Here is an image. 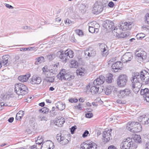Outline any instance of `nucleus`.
<instances>
[{"instance_id": "nucleus-1", "label": "nucleus", "mask_w": 149, "mask_h": 149, "mask_svg": "<svg viewBox=\"0 0 149 149\" xmlns=\"http://www.w3.org/2000/svg\"><path fill=\"white\" fill-rule=\"evenodd\" d=\"M28 88L23 84L21 83L16 84L15 85V92L18 95H23L27 94Z\"/></svg>"}, {"instance_id": "nucleus-2", "label": "nucleus", "mask_w": 149, "mask_h": 149, "mask_svg": "<svg viewBox=\"0 0 149 149\" xmlns=\"http://www.w3.org/2000/svg\"><path fill=\"white\" fill-rule=\"evenodd\" d=\"M135 143L134 139L130 138L125 139L120 145L121 149H130Z\"/></svg>"}, {"instance_id": "nucleus-3", "label": "nucleus", "mask_w": 149, "mask_h": 149, "mask_svg": "<svg viewBox=\"0 0 149 149\" xmlns=\"http://www.w3.org/2000/svg\"><path fill=\"white\" fill-rule=\"evenodd\" d=\"M118 96L119 98H125L128 97L132 96V91L129 88L119 91L118 92Z\"/></svg>"}, {"instance_id": "nucleus-4", "label": "nucleus", "mask_w": 149, "mask_h": 149, "mask_svg": "<svg viewBox=\"0 0 149 149\" xmlns=\"http://www.w3.org/2000/svg\"><path fill=\"white\" fill-rule=\"evenodd\" d=\"M63 70H61L60 73L57 75V77L59 80L62 81L63 80H65L70 81L74 78V77L69 73H66L64 72H62Z\"/></svg>"}, {"instance_id": "nucleus-5", "label": "nucleus", "mask_w": 149, "mask_h": 149, "mask_svg": "<svg viewBox=\"0 0 149 149\" xmlns=\"http://www.w3.org/2000/svg\"><path fill=\"white\" fill-rule=\"evenodd\" d=\"M127 81V77L126 75H120L117 80V84L119 87H123L126 85Z\"/></svg>"}, {"instance_id": "nucleus-6", "label": "nucleus", "mask_w": 149, "mask_h": 149, "mask_svg": "<svg viewBox=\"0 0 149 149\" xmlns=\"http://www.w3.org/2000/svg\"><path fill=\"white\" fill-rule=\"evenodd\" d=\"M101 2L97 1L93 5L92 11V13L94 14L98 15L101 13L103 10Z\"/></svg>"}, {"instance_id": "nucleus-7", "label": "nucleus", "mask_w": 149, "mask_h": 149, "mask_svg": "<svg viewBox=\"0 0 149 149\" xmlns=\"http://www.w3.org/2000/svg\"><path fill=\"white\" fill-rule=\"evenodd\" d=\"M97 145L93 142H87L81 145V149H97Z\"/></svg>"}, {"instance_id": "nucleus-8", "label": "nucleus", "mask_w": 149, "mask_h": 149, "mask_svg": "<svg viewBox=\"0 0 149 149\" xmlns=\"http://www.w3.org/2000/svg\"><path fill=\"white\" fill-rule=\"evenodd\" d=\"M139 76L141 80L145 82V84H149V73L146 70L142 71Z\"/></svg>"}, {"instance_id": "nucleus-9", "label": "nucleus", "mask_w": 149, "mask_h": 149, "mask_svg": "<svg viewBox=\"0 0 149 149\" xmlns=\"http://www.w3.org/2000/svg\"><path fill=\"white\" fill-rule=\"evenodd\" d=\"M44 76V80L48 82H53L54 81L55 74L50 71L45 72Z\"/></svg>"}, {"instance_id": "nucleus-10", "label": "nucleus", "mask_w": 149, "mask_h": 149, "mask_svg": "<svg viewBox=\"0 0 149 149\" xmlns=\"http://www.w3.org/2000/svg\"><path fill=\"white\" fill-rule=\"evenodd\" d=\"M113 30L114 35L115 36L118 38H124L129 36V34L127 32H120V30H121L119 28H116Z\"/></svg>"}, {"instance_id": "nucleus-11", "label": "nucleus", "mask_w": 149, "mask_h": 149, "mask_svg": "<svg viewBox=\"0 0 149 149\" xmlns=\"http://www.w3.org/2000/svg\"><path fill=\"white\" fill-rule=\"evenodd\" d=\"M103 26L108 30H112L113 29V30L114 29H115L116 30V28H117L116 27L114 28L113 23L112 22L109 20H106L104 21L103 24Z\"/></svg>"}, {"instance_id": "nucleus-12", "label": "nucleus", "mask_w": 149, "mask_h": 149, "mask_svg": "<svg viewBox=\"0 0 149 149\" xmlns=\"http://www.w3.org/2000/svg\"><path fill=\"white\" fill-rule=\"evenodd\" d=\"M56 138L58 142L62 145L67 144L68 142V140L64 137V135L61 134H57Z\"/></svg>"}, {"instance_id": "nucleus-13", "label": "nucleus", "mask_w": 149, "mask_h": 149, "mask_svg": "<svg viewBox=\"0 0 149 149\" xmlns=\"http://www.w3.org/2000/svg\"><path fill=\"white\" fill-rule=\"evenodd\" d=\"M131 81L132 83V84H134L136 85V84L139 83L141 81L139 73L136 72L133 74L132 78L131 79Z\"/></svg>"}, {"instance_id": "nucleus-14", "label": "nucleus", "mask_w": 149, "mask_h": 149, "mask_svg": "<svg viewBox=\"0 0 149 149\" xmlns=\"http://www.w3.org/2000/svg\"><path fill=\"white\" fill-rule=\"evenodd\" d=\"M133 57V55L131 53H126L122 56L121 60L124 63H127L130 61Z\"/></svg>"}, {"instance_id": "nucleus-15", "label": "nucleus", "mask_w": 149, "mask_h": 149, "mask_svg": "<svg viewBox=\"0 0 149 149\" xmlns=\"http://www.w3.org/2000/svg\"><path fill=\"white\" fill-rule=\"evenodd\" d=\"M123 24V25H120V26H118V27L121 31L130 30L133 26L132 23L129 22H125Z\"/></svg>"}, {"instance_id": "nucleus-16", "label": "nucleus", "mask_w": 149, "mask_h": 149, "mask_svg": "<svg viewBox=\"0 0 149 149\" xmlns=\"http://www.w3.org/2000/svg\"><path fill=\"white\" fill-rule=\"evenodd\" d=\"M122 63L120 61H117L112 64L111 68L112 71L114 72H118L119 70H121L122 68Z\"/></svg>"}, {"instance_id": "nucleus-17", "label": "nucleus", "mask_w": 149, "mask_h": 149, "mask_svg": "<svg viewBox=\"0 0 149 149\" xmlns=\"http://www.w3.org/2000/svg\"><path fill=\"white\" fill-rule=\"evenodd\" d=\"M112 130H108L107 131H104L102 133V137L103 138V140L104 141L107 142L109 141L110 140L111 136V132Z\"/></svg>"}, {"instance_id": "nucleus-18", "label": "nucleus", "mask_w": 149, "mask_h": 149, "mask_svg": "<svg viewBox=\"0 0 149 149\" xmlns=\"http://www.w3.org/2000/svg\"><path fill=\"white\" fill-rule=\"evenodd\" d=\"M42 80L40 77L36 75H33L31 78L30 79V83L33 84H39L41 82Z\"/></svg>"}, {"instance_id": "nucleus-19", "label": "nucleus", "mask_w": 149, "mask_h": 149, "mask_svg": "<svg viewBox=\"0 0 149 149\" xmlns=\"http://www.w3.org/2000/svg\"><path fill=\"white\" fill-rule=\"evenodd\" d=\"M105 80V77L103 76H100L99 78H97L93 82L94 85L98 86L101 84H102Z\"/></svg>"}, {"instance_id": "nucleus-20", "label": "nucleus", "mask_w": 149, "mask_h": 149, "mask_svg": "<svg viewBox=\"0 0 149 149\" xmlns=\"http://www.w3.org/2000/svg\"><path fill=\"white\" fill-rule=\"evenodd\" d=\"M58 57L61 59L64 62H66L68 58L66 56L65 51L64 52L63 51L61 50L58 52Z\"/></svg>"}, {"instance_id": "nucleus-21", "label": "nucleus", "mask_w": 149, "mask_h": 149, "mask_svg": "<svg viewBox=\"0 0 149 149\" xmlns=\"http://www.w3.org/2000/svg\"><path fill=\"white\" fill-rule=\"evenodd\" d=\"M65 122V119L62 117H58L56 119L54 122V123L55 125L58 126L59 127H61L63 126V125Z\"/></svg>"}, {"instance_id": "nucleus-22", "label": "nucleus", "mask_w": 149, "mask_h": 149, "mask_svg": "<svg viewBox=\"0 0 149 149\" xmlns=\"http://www.w3.org/2000/svg\"><path fill=\"white\" fill-rule=\"evenodd\" d=\"M8 58L9 55H5L3 56L2 59H0V61H1V63L3 65L7 66L10 64V63L8 62Z\"/></svg>"}, {"instance_id": "nucleus-23", "label": "nucleus", "mask_w": 149, "mask_h": 149, "mask_svg": "<svg viewBox=\"0 0 149 149\" xmlns=\"http://www.w3.org/2000/svg\"><path fill=\"white\" fill-rule=\"evenodd\" d=\"M136 56L140 58L142 60L145 59L146 57V53L144 50H139L136 54Z\"/></svg>"}, {"instance_id": "nucleus-24", "label": "nucleus", "mask_w": 149, "mask_h": 149, "mask_svg": "<svg viewBox=\"0 0 149 149\" xmlns=\"http://www.w3.org/2000/svg\"><path fill=\"white\" fill-rule=\"evenodd\" d=\"M84 54L86 57L88 56L89 57L94 56L96 55L95 51L94 50H86L84 52Z\"/></svg>"}, {"instance_id": "nucleus-25", "label": "nucleus", "mask_w": 149, "mask_h": 149, "mask_svg": "<svg viewBox=\"0 0 149 149\" xmlns=\"http://www.w3.org/2000/svg\"><path fill=\"white\" fill-rule=\"evenodd\" d=\"M139 123L137 122H129L126 125V128L130 131V129L134 127V126H136Z\"/></svg>"}, {"instance_id": "nucleus-26", "label": "nucleus", "mask_w": 149, "mask_h": 149, "mask_svg": "<svg viewBox=\"0 0 149 149\" xmlns=\"http://www.w3.org/2000/svg\"><path fill=\"white\" fill-rule=\"evenodd\" d=\"M31 75L30 74H28L26 75H21L19 76L18 79L20 81L22 82H24L27 81L30 77Z\"/></svg>"}, {"instance_id": "nucleus-27", "label": "nucleus", "mask_w": 149, "mask_h": 149, "mask_svg": "<svg viewBox=\"0 0 149 149\" xmlns=\"http://www.w3.org/2000/svg\"><path fill=\"white\" fill-rule=\"evenodd\" d=\"M136 126V127H133L132 129H130L131 132L133 133H138L141 130V126L140 123H139Z\"/></svg>"}, {"instance_id": "nucleus-28", "label": "nucleus", "mask_w": 149, "mask_h": 149, "mask_svg": "<svg viewBox=\"0 0 149 149\" xmlns=\"http://www.w3.org/2000/svg\"><path fill=\"white\" fill-rule=\"evenodd\" d=\"M56 108L59 110L62 111L65 108V104L61 102H58L56 104Z\"/></svg>"}, {"instance_id": "nucleus-29", "label": "nucleus", "mask_w": 149, "mask_h": 149, "mask_svg": "<svg viewBox=\"0 0 149 149\" xmlns=\"http://www.w3.org/2000/svg\"><path fill=\"white\" fill-rule=\"evenodd\" d=\"M99 87L95 85H94L91 87L90 88V92L93 94H97L98 93V91L99 90Z\"/></svg>"}, {"instance_id": "nucleus-30", "label": "nucleus", "mask_w": 149, "mask_h": 149, "mask_svg": "<svg viewBox=\"0 0 149 149\" xmlns=\"http://www.w3.org/2000/svg\"><path fill=\"white\" fill-rule=\"evenodd\" d=\"M36 61L35 62V65H38L45 61V58L43 56H40L36 59Z\"/></svg>"}, {"instance_id": "nucleus-31", "label": "nucleus", "mask_w": 149, "mask_h": 149, "mask_svg": "<svg viewBox=\"0 0 149 149\" xmlns=\"http://www.w3.org/2000/svg\"><path fill=\"white\" fill-rule=\"evenodd\" d=\"M86 72L85 69L83 68H81L80 69L77 70L76 73L78 75L84 76Z\"/></svg>"}, {"instance_id": "nucleus-32", "label": "nucleus", "mask_w": 149, "mask_h": 149, "mask_svg": "<svg viewBox=\"0 0 149 149\" xmlns=\"http://www.w3.org/2000/svg\"><path fill=\"white\" fill-rule=\"evenodd\" d=\"M68 50L69 49H68L65 51L67 58L68 57L70 58H72L73 57L74 53L72 51Z\"/></svg>"}, {"instance_id": "nucleus-33", "label": "nucleus", "mask_w": 149, "mask_h": 149, "mask_svg": "<svg viewBox=\"0 0 149 149\" xmlns=\"http://www.w3.org/2000/svg\"><path fill=\"white\" fill-rule=\"evenodd\" d=\"M132 89L133 92L136 94L139 91V88L137 86H136V84H132Z\"/></svg>"}, {"instance_id": "nucleus-34", "label": "nucleus", "mask_w": 149, "mask_h": 149, "mask_svg": "<svg viewBox=\"0 0 149 149\" xmlns=\"http://www.w3.org/2000/svg\"><path fill=\"white\" fill-rule=\"evenodd\" d=\"M71 66L72 68H77L78 66V62L75 60H72L71 62Z\"/></svg>"}, {"instance_id": "nucleus-35", "label": "nucleus", "mask_w": 149, "mask_h": 149, "mask_svg": "<svg viewBox=\"0 0 149 149\" xmlns=\"http://www.w3.org/2000/svg\"><path fill=\"white\" fill-rule=\"evenodd\" d=\"M138 119L141 122H142V121H143V124H144V121L147 120V117L146 116V115H144L141 116L140 117H139Z\"/></svg>"}, {"instance_id": "nucleus-36", "label": "nucleus", "mask_w": 149, "mask_h": 149, "mask_svg": "<svg viewBox=\"0 0 149 149\" xmlns=\"http://www.w3.org/2000/svg\"><path fill=\"white\" fill-rule=\"evenodd\" d=\"M145 34L143 33H139L136 35V37L137 39L141 40L145 37Z\"/></svg>"}, {"instance_id": "nucleus-37", "label": "nucleus", "mask_w": 149, "mask_h": 149, "mask_svg": "<svg viewBox=\"0 0 149 149\" xmlns=\"http://www.w3.org/2000/svg\"><path fill=\"white\" fill-rule=\"evenodd\" d=\"M113 76V75L112 74H109V75L107 77V79H106L107 82L108 83L111 82Z\"/></svg>"}, {"instance_id": "nucleus-38", "label": "nucleus", "mask_w": 149, "mask_h": 149, "mask_svg": "<svg viewBox=\"0 0 149 149\" xmlns=\"http://www.w3.org/2000/svg\"><path fill=\"white\" fill-rule=\"evenodd\" d=\"M149 90L148 88H145L143 90L141 89L140 91V93L141 95H146V94L149 92Z\"/></svg>"}, {"instance_id": "nucleus-39", "label": "nucleus", "mask_w": 149, "mask_h": 149, "mask_svg": "<svg viewBox=\"0 0 149 149\" xmlns=\"http://www.w3.org/2000/svg\"><path fill=\"white\" fill-rule=\"evenodd\" d=\"M108 1L106 0H102V2H101V5L103 7V9L104 7H107L108 6Z\"/></svg>"}, {"instance_id": "nucleus-40", "label": "nucleus", "mask_w": 149, "mask_h": 149, "mask_svg": "<svg viewBox=\"0 0 149 149\" xmlns=\"http://www.w3.org/2000/svg\"><path fill=\"white\" fill-rule=\"evenodd\" d=\"M38 118L39 121L42 120H45L46 121L47 120V118L46 117L41 115H40L38 116Z\"/></svg>"}, {"instance_id": "nucleus-41", "label": "nucleus", "mask_w": 149, "mask_h": 149, "mask_svg": "<svg viewBox=\"0 0 149 149\" xmlns=\"http://www.w3.org/2000/svg\"><path fill=\"white\" fill-rule=\"evenodd\" d=\"M49 109L47 107H44L42 108V109H40L39 110V111H41L42 113H47L49 112Z\"/></svg>"}, {"instance_id": "nucleus-42", "label": "nucleus", "mask_w": 149, "mask_h": 149, "mask_svg": "<svg viewBox=\"0 0 149 149\" xmlns=\"http://www.w3.org/2000/svg\"><path fill=\"white\" fill-rule=\"evenodd\" d=\"M34 47H30L28 48H20L21 51H32Z\"/></svg>"}, {"instance_id": "nucleus-43", "label": "nucleus", "mask_w": 149, "mask_h": 149, "mask_svg": "<svg viewBox=\"0 0 149 149\" xmlns=\"http://www.w3.org/2000/svg\"><path fill=\"white\" fill-rule=\"evenodd\" d=\"M135 140H134L135 142L136 141L139 143H140L141 141V139L140 135H136L135 137Z\"/></svg>"}, {"instance_id": "nucleus-44", "label": "nucleus", "mask_w": 149, "mask_h": 149, "mask_svg": "<svg viewBox=\"0 0 149 149\" xmlns=\"http://www.w3.org/2000/svg\"><path fill=\"white\" fill-rule=\"evenodd\" d=\"M19 57L18 55H16L14 58V61H13V63L14 64H16L19 62Z\"/></svg>"}, {"instance_id": "nucleus-45", "label": "nucleus", "mask_w": 149, "mask_h": 149, "mask_svg": "<svg viewBox=\"0 0 149 149\" xmlns=\"http://www.w3.org/2000/svg\"><path fill=\"white\" fill-rule=\"evenodd\" d=\"M145 21L149 24V13H147L146 14Z\"/></svg>"}, {"instance_id": "nucleus-46", "label": "nucleus", "mask_w": 149, "mask_h": 149, "mask_svg": "<svg viewBox=\"0 0 149 149\" xmlns=\"http://www.w3.org/2000/svg\"><path fill=\"white\" fill-rule=\"evenodd\" d=\"M93 116V114L92 113H89L85 114V117L88 118H90L92 117Z\"/></svg>"}, {"instance_id": "nucleus-47", "label": "nucleus", "mask_w": 149, "mask_h": 149, "mask_svg": "<svg viewBox=\"0 0 149 149\" xmlns=\"http://www.w3.org/2000/svg\"><path fill=\"white\" fill-rule=\"evenodd\" d=\"M77 128V127L76 126L74 125L72 126L70 128V131L72 134H73L74 133V132L75 130Z\"/></svg>"}, {"instance_id": "nucleus-48", "label": "nucleus", "mask_w": 149, "mask_h": 149, "mask_svg": "<svg viewBox=\"0 0 149 149\" xmlns=\"http://www.w3.org/2000/svg\"><path fill=\"white\" fill-rule=\"evenodd\" d=\"M47 57L49 60H52L55 57V55L52 54L49 55L47 56Z\"/></svg>"}, {"instance_id": "nucleus-49", "label": "nucleus", "mask_w": 149, "mask_h": 149, "mask_svg": "<svg viewBox=\"0 0 149 149\" xmlns=\"http://www.w3.org/2000/svg\"><path fill=\"white\" fill-rule=\"evenodd\" d=\"M88 30L89 32L92 33H95V28L93 26H89Z\"/></svg>"}, {"instance_id": "nucleus-50", "label": "nucleus", "mask_w": 149, "mask_h": 149, "mask_svg": "<svg viewBox=\"0 0 149 149\" xmlns=\"http://www.w3.org/2000/svg\"><path fill=\"white\" fill-rule=\"evenodd\" d=\"M89 134V132L88 130H85L82 134V137L84 138L86 137Z\"/></svg>"}, {"instance_id": "nucleus-51", "label": "nucleus", "mask_w": 149, "mask_h": 149, "mask_svg": "<svg viewBox=\"0 0 149 149\" xmlns=\"http://www.w3.org/2000/svg\"><path fill=\"white\" fill-rule=\"evenodd\" d=\"M116 102L117 103L121 104H124L125 103V101H123L122 100H120L119 99H118L117 100Z\"/></svg>"}, {"instance_id": "nucleus-52", "label": "nucleus", "mask_w": 149, "mask_h": 149, "mask_svg": "<svg viewBox=\"0 0 149 149\" xmlns=\"http://www.w3.org/2000/svg\"><path fill=\"white\" fill-rule=\"evenodd\" d=\"M108 6L109 7L112 8L114 6V3L112 1H111L108 4Z\"/></svg>"}, {"instance_id": "nucleus-53", "label": "nucleus", "mask_w": 149, "mask_h": 149, "mask_svg": "<svg viewBox=\"0 0 149 149\" xmlns=\"http://www.w3.org/2000/svg\"><path fill=\"white\" fill-rule=\"evenodd\" d=\"M76 33L79 36H81L83 34V32L82 31L79 29L76 30Z\"/></svg>"}, {"instance_id": "nucleus-54", "label": "nucleus", "mask_w": 149, "mask_h": 149, "mask_svg": "<svg viewBox=\"0 0 149 149\" xmlns=\"http://www.w3.org/2000/svg\"><path fill=\"white\" fill-rule=\"evenodd\" d=\"M69 102H77L78 100L76 98H71L69 99Z\"/></svg>"}, {"instance_id": "nucleus-55", "label": "nucleus", "mask_w": 149, "mask_h": 149, "mask_svg": "<svg viewBox=\"0 0 149 149\" xmlns=\"http://www.w3.org/2000/svg\"><path fill=\"white\" fill-rule=\"evenodd\" d=\"M145 96H146L145 100L146 101L148 102H149V92L148 93L146 94Z\"/></svg>"}, {"instance_id": "nucleus-56", "label": "nucleus", "mask_w": 149, "mask_h": 149, "mask_svg": "<svg viewBox=\"0 0 149 149\" xmlns=\"http://www.w3.org/2000/svg\"><path fill=\"white\" fill-rule=\"evenodd\" d=\"M111 91L110 89L107 88L105 90V93L107 95H109L111 93Z\"/></svg>"}, {"instance_id": "nucleus-57", "label": "nucleus", "mask_w": 149, "mask_h": 149, "mask_svg": "<svg viewBox=\"0 0 149 149\" xmlns=\"http://www.w3.org/2000/svg\"><path fill=\"white\" fill-rule=\"evenodd\" d=\"M24 111H20L17 113V114H18V115L19 116H21V117L22 118L23 115H24Z\"/></svg>"}, {"instance_id": "nucleus-58", "label": "nucleus", "mask_w": 149, "mask_h": 149, "mask_svg": "<svg viewBox=\"0 0 149 149\" xmlns=\"http://www.w3.org/2000/svg\"><path fill=\"white\" fill-rule=\"evenodd\" d=\"M43 139H41L40 140H37L36 141V143L37 144H38L39 145H40L43 142Z\"/></svg>"}, {"instance_id": "nucleus-59", "label": "nucleus", "mask_w": 149, "mask_h": 149, "mask_svg": "<svg viewBox=\"0 0 149 149\" xmlns=\"http://www.w3.org/2000/svg\"><path fill=\"white\" fill-rule=\"evenodd\" d=\"M5 6L9 9H12L13 8V7L12 6L8 4L5 3Z\"/></svg>"}, {"instance_id": "nucleus-60", "label": "nucleus", "mask_w": 149, "mask_h": 149, "mask_svg": "<svg viewBox=\"0 0 149 149\" xmlns=\"http://www.w3.org/2000/svg\"><path fill=\"white\" fill-rule=\"evenodd\" d=\"M22 118V117H21V116H19L18 115V114H16L15 117V119L16 120H20V119H21Z\"/></svg>"}, {"instance_id": "nucleus-61", "label": "nucleus", "mask_w": 149, "mask_h": 149, "mask_svg": "<svg viewBox=\"0 0 149 149\" xmlns=\"http://www.w3.org/2000/svg\"><path fill=\"white\" fill-rule=\"evenodd\" d=\"M54 147V145L53 143L51 142V143L49 144V149H53Z\"/></svg>"}, {"instance_id": "nucleus-62", "label": "nucleus", "mask_w": 149, "mask_h": 149, "mask_svg": "<svg viewBox=\"0 0 149 149\" xmlns=\"http://www.w3.org/2000/svg\"><path fill=\"white\" fill-rule=\"evenodd\" d=\"M29 124L31 126L34 127L35 126L34 125L35 122L33 120H30L29 121Z\"/></svg>"}, {"instance_id": "nucleus-63", "label": "nucleus", "mask_w": 149, "mask_h": 149, "mask_svg": "<svg viewBox=\"0 0 149 149\" xmlns=\"http://www.w3.org/2000/svg\"><path fill=\"white\" fill-rule=\"evenodd\" d=\"M22 28L25 30H26L27 29H31L30 26H23L22 27Z\"/></svg>"}, {"instance_id": "nucleus-64", "label": "nucleus", "mask_w": 149, "mask_h": 149, "mask_svg": "<svg viewBox=\"0 0 149 149\" xmlns=\"http://www.w3.org/2000/svg\"><path fill=\"white\" fill-rule=\"evenodd\" d=\"M143 28L144 29H145L146 30H149V26H143Z\"/></svg>"}]
</instances>
